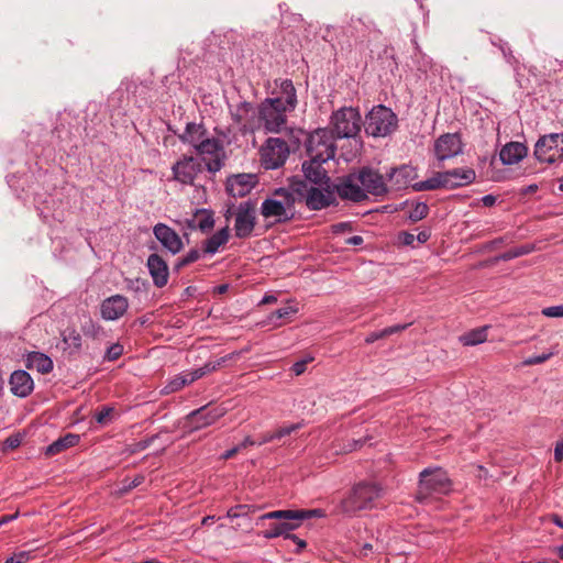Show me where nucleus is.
Instances as JSON below:
<instances>
[{"label":"nucleus","instance_id":"49","mask_svg":"<svg viewBox=\"0 0 563 563\" xmlns=\"http://www.w3.org/2000/svg\"><path fill=\"white\" fill-rule=\"evenodd\" d=\"M31 551H21L8 558L4 563H26L31 560Z\"/></svg>","mask_w":563,"mask_h":563},{"label":"nucleus","instance_id":"63","mask_svg":"<svg viewBox=\"0 0 563 563\" xmlns=\"http://www.w3.org/2000/svg\"><path fill=\"white\" fill-rule=\"evenodd\" d=\"M186 223V227L190 230H198V222H197V216H196V212L194 213V216L189 219H186L185 221Z\"/></svg>","mask_w":563,"mask_h":563},{"label":"nucleus","instance_id":"34","mask_svg":"<svg viewBox=\"0 0 563 563\" xmlns=\"http://www.w3.org/2000/svg\"><path fill=\"white\" fill-rule=\"evenodd\" d=\"M487 329L488 327H482L471 330L463 334L460 340L465 346H474L481 344L487 340Z\"/></svg>","mask_w":563,"mask_h":563},{"label":"nucleus","instance_id":"27","mask_svg":"<svg viewBox=\"0 0 563 563\" xmlns=\"http://www.w3.org/2000/svg\"><path fill=\"white\" fill-rule=\"evenodd\" d=\"M183 143L190 144L194 148L207 137V130L200 123L188 122L181 134L178 135Z\"/></svg>","mask_w":563,"mask_h":563},{"label":"nucleus","instance_id":"40","mask_svg":"<svg viewBox=\"0 0 563 563\" xmlns=\"http://www.w3.org/2000/svg\"><path fill=\"white\" fill-rule=\"evenodd\" d=\"M202 254L203 253L198 249L189 250L183 257L178 258L177 263L175 264V269L178 271L191 263L197 262Z\"/></svg>","mask_w":563,"mask_h":563},{"label":"nucleus","instance_id":"26","mask_svg":"<svg viewBox=\"0 0 563 563\" xmlns=\"http://www.w3.org/2000/svg\"><path fill=\"white\" fill-rule=\"evenodd\" d=\"M528 148L523 143L509 142L499 152V159L504 165H514L527 156Z\"/></svg>","mask_w":563,"mask_h":563},{"label":"nucleus","instance_id":"30","mask_svg":"<svg viewBox=\"0 0 563 563\" xmlns=\"http://www.w3.org/2000/svg\"><path fill=\"white\" fill-rule=\"evenodd\" d=\"M410 175L411 169L406 165L391 168L387 174L388 180L390 181V187L396 190L406 187L409 183Z\"/></svg>","mask_w":563,"mask_h":563},{"label":"nucleus","instance_id":"11","mask_svg":"<svg viewBox=\"0 0 563 563\" xmlns=\"http://www.w3.org/2000/svg\"><path fill=\"white\" fill-rule=\"evenodd\" d=\"M289 155L287 143L279 137H269L261 148V163L265 169L282 167Z\"/></svg>","mask_w":563,"mask_h":563},{"label":"nucleus","instance_id":"2","mask_svg":"<svg viewBox=\"0 0 563 563\" xmlns=\"http://www.w3.org/2000/svg\"><path fill=\"white\" fill-rule=\"evenodd\" d=\"M383 494L384 490L379 485L361 482L353 486L349 495L341 500L340 511L353 517L358 511L377 508Z\"/></svg>","mask_w":563,"mask_h":563},{"label":"nucleus","instance_id":"64","mask_svg":"<svg viewBox=\"0 0 563 563\" xmlns=\"http://www.w3.org/2000/svg\"><path fill=\"white\" fill-rule=\"evenodd\" d=\"M415 235L409 232L401 233V241L405 245H411L415 241Z\"/></svg>","mask_w":563,"mask_h":563},{"label":"nucleus","instance_id":"7","mask_svg":"<svg viewBox=\"0 0 563 563\" xmlns=\"http://www.w3.org/2000/svg\"><path fill=\"white\" fill-rule=\"evenodd\" d=\"M534 156L544 164L563 162V133H550L541 136L534 145Z\"/></svg>","mask_w":563,"mask_h":563},{"label":"nucleus","instance_id":"58","mask_svg":"<svg viewBox=\"0 0 563 563\" xmlns=\"http://www.w3.org/2000/svg\"><path fill=\"white\" fill-rule=\"evenodd\" d=\"M185 374L189 384L205 376L203 371L200 367L190 372H186Z\"/></svg>","mask_w":563,"mask_h":563},{"label":"nucleus","instance_id":"62","mask_svg":"<svg viewBox=\"0 0 563 563\" xmlns=\"http://www.w3.org/2000/svg\"><path fill=\"white\" fill-rule=\"evenodd\" d=\"M497 198L494 195H486L482 197L483 206L493 207L496 203Z\"/></svg>","mask_w":563,"mask_h":563},{"label":"nucleus","instance_id":"45","mask_svg":"<svg viewBox=\"0 0 563 563\" xmlns=\"http://www.w3.org/2000/svg\"><path fill=\"white\" fill-rule=\"evenodd\" d=\"M250 509V505H236L235 507H232L227 511V517L232 520L241 517H246Z\"/></svg>","mask_w":563,"mask_h":563},{"label":"nucleus","instance_id":"15","mask_svg":"<svg viewBox=\"0 0 563 563\" xmlns=\"http://www.w3.org/2000/svg\"><path fill=\"white\" fill-rule=\"evenodd\" d=\"M256 223L255 206L251 201L241 202L235 212L234 232L239 239L249 238Z\"/></svg>","mask_w":563,"mask_h":563},{"label":"nucleus","instance_id":"60","mask_svg":"<svg viewBox=\"0 0 563 563\" xmlns=\"http://www.w3.org/2000/svg\"><path fill=\"white\" fill-rule=\"evenodd\" d=\"M292 372L295 373V375H301L305 371H306V361H299V362H296L294 365H292Z\"/></svg>","mask_w":563,"mask_h":563},{"label":"nucleus","instance_id":"29","mask_svg":"<svg viewBox=\"0 0 563 563\" xmlns=\"http://www.w3.org/2000/svg\"><path fill=\"white\" fill-rule=\"evenodd\" d=\"M26 365L29 368L36 369L42 374H47L53 369L51 357L41 352L30 353L26 358Z\"/></svg>","mask_w":563,"mask_h":563},{"label":"nucleus","instance_id":"32","mask_svg":"<svg viewBox=\"0 0 563 563\" xmlns=\"http://www.w3.org/2000/svg\"><path fill=\"white\" fill-rule=\"evenodd\" d=\"M311 187L312 186L308 185L305 180L294 179L285 190L292 196L295 206L297 201H305L307 199Z\"/></svg>","mask_w":563,"mask_h":563},{"label":"nucleus","instance_id":"51","mask_svg":"<svg viewBox=\"0 0 563 563\" xmlns=\"http://www.w3.org/2000/svg\"><path fill=\"white\" fill-rule=\"evenodd\" d=\"M552 356V353H542L540 355H534V356H530V357H527L522 364L525 366H531V365H537V364H541V363H544L545 361H548L550 357Z\"/></svg>","mask_w":563,"mask_h":563},{"label":"nucleus","instance_id":"19","mask_svg":"<svg viewBox=\"0 0 563 563\" xmlns=\"http://www.w3.org/2000/svg\"><path fill=\"white\" fill-rule=\"evenodd\" d=\"M356 174L362 180L366 195L383 196L388 191L384 177L377 170L363 167Z\"/></svg>","mask_w":563,"mask_h":563},{"label":"nucleus","instance_id":"16","mask_svg":"<svg viewBox=\"0 0 563 563\" xmlns=\"http://www.w3.org/2000/svg\"><path fill=\"white\" fill-rule=\"evenodd\" d=\"M229 111L232 120L238 124L242 132L253 131L256 128V109L249 101H241L238 104L230 106Z\"/></svg>","mask_w":563,"mask_h":563},{"label":"nucleus","instance_id":"4","mask_svg":"<svg viewBox=\"0 0 563 563\" xmlns=\"http://www.w3.org/2000/svg\"><path fill=\"white\" fill-rule=\"evenodd\" d=\"M294 199L285 188L274 190L272 197L261 205V214L265 219H273L274 223H286L295 218Z\"/></svg>","mask_w":563,"mask_h":563},{"label":"nucleus","instance_id":"36","mask_svg":"<svg viewBox=\"0 0 563 563\" xmlns=\"http://www.w3.org/2000/svg\"><path fill=\"white\" fill-rule=\"evenodd\" d=\"M407 327H408V324H396V325L387 327V328H385L383 330H379V331L371 332L365 338V342L367 344H372V343H374L377 340H380V339H384V338H386L388 335L398 333V332L407 329Z\"/></svg>","mask_w":563,"mask_h":563},{"label":"nucleus","instance_id":"48","mask_svg":"<svg viewBox=\"0 0 563 563\" xmlns=\"http://www.w3.org/2000/svg\"><path fill=\"white\" fill-rule=\"evenodd\" d=\"M531 247L530 246H519V247H515L512 250H509L508 252H506L504 255H503V258L504 260H512V258H516V257H519V256H522V255H526V254H529L531 252Z\"/></svg>","mask_w":563,"mask_h":563},{"label":"nucleus","instance_id":"14","mask_svg":"<svg viewBox=\"0 0 563 563\" xmlns=\"http://www.w3.org/2000/svg\"><path fill=\"white\" fill-rule=\"evenodd\" d=\"M202 169V162L192 156H184L172 167L174 179L183 185H194Z\"/></svg>","mask_w":563,"mask_h":563},{"label":"nucleus","instance_id":"38","mask_svg":"<svg viewBox=\"0 0 563 563\" xmlns=\"http://www.w3.org/2000/svg\"><path fill=\"white\" fill-rule=\"evenodd\" d=\"M186 385H189V382L186 377V374L181 373V374L177 375L176 377H174L173 379H170L166 384V386L163 388V393L166 395L172 394V393L180 390Z\"/></svg>","mask_w":563,"mask_h":563},{"label":"nucleus","instance_id":"44","mask_svg":"<svg viewBox=\"0 0 563 563\" xmlns=\"http://www.w3.org/2000/svg\"><path fill=\"white\" fill-rule=\"evenodd\" d=\"M123 345L119 342L111 344L103 356L106 361H117L123 354Z\"/></svg>","mask_w":563,"mask_h":563},{"label":"nucleus","instance_id":"53","mask_svg":"<svg viewBox=\"0 0 563 563\" xmlns=\"http://www.w3.org/2000/svg\"><path fill=\"white\" fill-rule=\"evenodd\" d=\"M299 428V424H290L286 427L278 428L273 432V437H275V440H279L286 435H289L294 431H296Z\"/></svg>","mask_w":563,"mask_h":563},{"label":"nucleus","instance_id":"54","mask_svg":"<svg viewBox=\"0 0 563 563\" xmlns=\"http://www.w3.org/2000/svg\"><path fill=\"white\" fill-rule=\"evenodd\" d=\"M542 314L549 318H562L563 305L547 307L542 310Z\"/></svg>","mask_w":563,"mask_h":563},{"label":"nucleus","instance_id":"47","mask_svg":"<svg viewBox=\"0 0 563 563\" xmlns=\"http://www.w3.org/2000/svg\"><path fill=\"white\" fill-rule=\"evenodd\" d=\"M112 413H113L112 407H102L101 410L96 412L95 419L100 424H108L111 420Z\"/></svg>","mask_w":563,"mask_h":563},{"label":"nucleus","instance_id":"23","mask_svg":"<svg viewBox=\"0 0 563 563\" xmlns=\"http://www.w3.org/2000/svg\"><path fill=\"white\" fill-rule=\"evenodd\" d=\"M328 161H321L319 158L309 157L308 162L302 164V170L305 177L312 184L323 186V184H330L331 179L328 176L327 170L323 168V163Z\"/></svg>","mask_w":563,"mask_h":563},{"label":"nucleus","instance_id":"18","mask_svg":"<svg viewBox=\"0 0 563 563\" xmlns=\"http://www.w3.org/2000/svg\"><path fill=\"white\" fill-rule=\"evenodd\" d=\"M335 202L333 185L323 184V186H312L307 199L305 200L306 206L310 210H321Z\"/></svg>","mask_w":563,"mask_h":563},{"label":"nucleus","instance_id":"8","mask_svg":"<svg viewBox=\"0 0 563 563\" xmlns=\"http://www.w3.org/2000/svg\"><path fill=\"white\" fill-rule=\"evenodd\" d=\"M195 151L201 156L208 172L214 174L224 166L225 151L220 140L207 136L196 145Z\"/></svg>","mask_w":563,"mask_h":563},{"label":"nucleus","instance_id":"17","mask_svg":"<svg viewBox=\"0 0 563 563\" xmlns=\"http://www.w3.org/2000/svg\"><path fill=\"white\" fill-rule=\"evenodd\" d=\"M463 151V143L457 133L441 135L434 143V154L439 161L457 156Z\"/></svg>","mask_w":563,"mask_h":563},{"label":"nucleus","instance_id":"10","mask_svg":"<svg viewBox=\"0 0 563 563\" xmlns=\"http://www.w3.org/2000/svg\"><path fill=\"white\" fill-rule=\"evenodd\" d=\"M225 413L227 408L223 406H202L186 416L184 426L189 433H192L216 423Z\"/></svg>","mask_w":563,"mask_h":563},{"label":"nucleus","instance_id":"52","mask_svg":"<svg viewBox=\"0 0 563 563\" xmlns=\"http://www.w3.org/2000/svg\"><path fill=\"white\" fill-rule=\"evenodd\" d=\"M494 45H497L499 47V49L501 51L505 59L507 60V63L509 64H514L516 62V58L515 56L512 55V52L509 47V45L503 41L499 40V43H496V42H492Z\"/></svg>","mask_w":563,"mask_h":563},{"label":"nucleus","instance_id":"9","mask_svg":"<svg viewBox=\"0 0 563 563\" xmlns=\"http://www.w3.org/2000/svg\"><path fill=\"white\" fill-rule=\"evenodd\" d=\"M306 150L309 157L321 161L334 158L335 145L331 132L325 129H318L312 132L307 139Z\"/></svg>","mask_w":563,"mask_h":563},{"label":"nucleus","instance_id":"28","mask_svg":"<svg viewBox=\"0 0 563 563\" xmlns=\"http://www.w3.org/2000/svg\"><path fill=\"white\" fill-rule=\"evenodd\" d=\"M230 238L229 227H224L208 238L202 244V253L214 255L221 246L227 244Z\"/></svg>","mask_w":563,"mask_h":563},{"label":"nucleus","instance_id":"31","mask_svg":"<svg viewBox=\"0 0 563 563\" xmlns=\"http://www.w3.org/2000/svg\"><path fill=\"white\" fill-rule=\"evenodd\" d=\"M297 311H298L297 308H295L290 305H287L285 307H282V308L271 312L267 316L265 323L268 325H273L274 328H278L284 324L283 320L289 319Z\"/></svg>","mask_w":563,"mask_h":563},{"label":"nucleus","instance_id":"5","mask_svg":"<svg viewBox=\"0 0 563 563\" xmlns=\"http://www.w3.org/2000/svg\"><path fill=\"white\" fill-rule=\"evenodd\" d=\"M397 115L387 107H374L365 117V133L373 137H385L397 129Z\"/></svg>","mask_w":563,"mask_h":563},{"label":"nucleus","instance_id":"22","mask_svg":"<svg viewBox=\"0 0 563 563\" xmlns=\"http://www.w3.org/2000/svg\"><path fill=\"white\" fill-rule=\"evenodd\" d=\"M129 302L124 296L114 295L104 299L101 303V316L104 320L120 319L128 310Z\"/></svg>","mask_w":563,"mask_h":563},{"label":"nucleus","instance_id":"1","mask_svg":"<svg viewBox=\"0 0 563 563\" xmlns=\"http://www.w3.org/2000/svg\"><path fill=\"white\" fill-rule=\"evenodd\" d=\"M279 96L266 98L257 109L258 122L269 133H280L286 129L287 113L297 106V93L290 79L280 80Z\"/></svg>","mask_w":563,"mask_h":563},{"label":"nucleus","instance_id":"20","mask_svg":"<svg viewBox=\"0 0 563 563\" xmlns=\"http://www.w3.org/2000/svg\"><path fill=\"white\" fill-rule=\"evenodd\" d=\"M257 183L256 175L239 174L228 178L227 191L234 198L245 197Z\"/></svg>","mask_w":563,"mask_h":563},{"label":"nucleus","instance_id":"21","mask_svg":"<svg viewBox=\"0 0 563 563\" xmlns=\"http://www.w3.org/2000/svg\"><path fill=\"white\" fill-rule=\"evenodd\" d=\"M155 238L167 249L172 254H177L183 249V242L178 233L164 223H157L153 228Z\"/></svg>","mask_w":563,"mask_h":563},{"label":"nucleus","instance_id":"35","mask_svg":"<svg viewBox=\"0 0 563 563\" xmlns=\"http://www.w3.org/2000/svg\"><path fill=\"white\" fill-rule=\"evenodd\" d=\"M198 230L201 232H208L214 227L213 212L209 209H197L196 210Z\"/></svg>","mask_w":563,"mask_h":563},{"label":"nucleus","instance_id":"37","mask_svg":"<svg viewBox=\"0 0 563 563\" xmlns=\"http://www.w3.org/2000/svg\"><path fill=\"white\" fill-rule=\"evenodd\" d=\"M63 342L70 353H77L81 349V335L76 330H66L63 333Z\"/></svg>","mask_w":563,"mask_h":563},{"label":"nucleus","instance_id":"59","mask_svg":"<svg viewBox=\"0 0 563 563\" xmlns=\"http://www.w3.org/2000/svg\"><path fill=\"white\" fill-rule=\"evenodd\" d=\"M21 444V439L19 435H14V437H9L5 441H4V446L7 449H15L18 448L19 445Z\"/></svg>","mask_w":563,"mask_h":563},{"label":"nucleus","instance_id":"12","mask_svg":"<svg viewBox=\"0 0 563 563\" xmlns=\"http://www.w3.org/2000/svg\"><path fill=\"white\" fill-rule=\"evenodd\" d=\"M333 188L334 192H336L342 200L357 203L367 199L365 189L362 186V180L356 173H350L339 177Z\"/></svg>","mask_w":563,"mask_h":563},{"label":"nucleus","instance_id":"43","mask_svg":"<svg viewBox=\"0 0 563 563\" xmlns=\"http://www.w3.org/2000/svg\"><path fill=\"white\" fill-rule=\"evenodd\" d=\"M235 354H228L225 356H222L216 361L207 362L203 366L200 368L203 371V374L207 375L209 373H212L220 368L224 363L232 360Z\"/></svg>","mask_w":563,"mask_h":563},{"label":"nucleus","instance_id":"61","mask_svg":"<svg viewBox=\"0 0 563 563\" xmlns=\"http://www.w3.org/2000/svg\"><path fill=\"white\" fill-rule=\"evenodd\" d=\"M554 460L560 462L563 460V441L558 442L554 449Z\"/></svg>","mask_w":563,"mask_h":563},{"label":"nucleus","instance_id":"56","mask_svg":"<svg viewBox=\"0 0 563 563\" xmlns=\"http://www.w3.org/2000/svg\"><path fill=\"white\" fill-rule=\"evenodd\" d=\"M128 288L137 292L146 289V282L142 278L129 279Z\"/></svg>","mask_w":563,"mask_h":563},{"label":"nucleus","instance_id":"25","mask_svg":"<svg viewBox=\"0 0 563 563\" xmlns=\"http://www.w3.org/2000/svg\"><path fill=\"white\" fill-rule=\"evenodd\" d=\"M9 385L11 393L21 398L29 396L34 388L31 375L23 369L14 371L11 374Z\"/></svg>","mask_w":563,"mask_h":563},{"label":"nucleus","instance_id":"55","mask_svg":"<svg viewBox=\"0 0 563 563\" xmlns=\"http://www.w3.org/2000/svg\"><path fill=\"white\" fill-rule=\"evenodd\" d=\"M263 537L265 539L283 537V531L279 530L278 522L271 523L269 528L263 532Z\"/></svg>","mask_w":563,"mask_h":563},{"label":"nucleus","instance_id":"3","mask_svg":"<svg viewBox=\"0 0 563 563\" xmlns=\"http://www.w3.org/2000/svg\"><path fill=\"white\" fill-rule=\"evenodd\" d=\"M476 178V173L471 167L454 168L446 172H440L432 177L418 183V190H435L439 188L455 189L472 184Z\"/></svg>","mask_w":563,"mask_h":563},{"label":"nucleus","instance_id":"41","mask_svg":"<svg viewBox=\"0 0 563 563\" xmlns=\"http://www.w3.org/2000/svg\"><path fill=\"white\" fill-rule=\"evenodd\" d=\"M429 207L426 202H416L409 211V219L412 222L422 220L428 216Z\"/></svg>","mask_w":563,"mask_h":563},{"label":"nucleus","instance_id":"57","mask_svg":"<svg viewBox=\"0 0 563 563\" xmlns=\"http://www.w3.org/2000/svg\"><path fill=\"white\" fill-rule=\"evenodd\" d=\"M144 482V476L143 475H137L135 476L129 484L126 485H123L122 487V492L123 493H126L135 487H137L139 485H141L142 483Z\"/></svg>","mask_w":563,"mask_h":563},{"label":"nucleus","instance_id":"13","mask_svg":"<svg viewBox=\"0 0 563 563\" xmlns=\"http://www.w3.org/2000/svg\"><path fill=\"white\" fill-rule=\"evenodd\" d=\"M451 489V482L446 473L440 468H424L420 473V494L438 493L446 494Z\"/></svg>","mask_w":563,"mask_h":563},{"label":"nucleus","instance_id":"6","mask_svg":"<svg viewBox=\"0 0 563 563\" xmlns=\"http://www.w3.org/2000/svg\"><path fill=\"white\" fill-rule=\"evenodd\" d=\"M331 123L339 139L355 137L361 131L362 117L357 109L344 107L332 114Z\"/></svg>","mask_w":563,"mask_h":563},{"label":"nucleus","instance_id":"24","mask_svg":"<svg viewBox=\"0 0 563 563\" xmlns=\"http://www.w3.org/2000/svg\"><path fill=\"white\" fill-rule=\"evenodd\" d=\"M153 284L162 288L168 282L169 271L167 263L158 254H151L146 263Z\"/></svg>","mask_w":563,"mask_h":563},{"label":"nucleus","instance_id":"33","mask_svg":"<svg viewBox=\"0 0 563 563\" xmlns=\"http://www.w3.org/2000/svg\"><path fill=\"white\" fill-rule=\"evenodd\" d=\"M79 442V437L73 433H68L54 441L46 448L47 455H55L65 449L71 448Z\"/></svg>","mask_w":563,"mask_h":563},{"label":"nucleus","instance_id":"39","mask_svg":"<svg viewBox=\"0 0 563 563\" xmlns=\"http://www.w3.org/2000/svg\"><path fill=\"white\" fill-rule=\"evenodd\" d=\"M296 516H297L296 510H275V511H271V512H266V514L262 515L258 518L257 525L261 521L271 520V519H276L279 521L283 519H296Z\"/></svg>","mask_w":563,"mask_h":563},{"label":"nucleus","instance_id":"42","mask_svg":"<svg viewBox=\"0 0 563 563\" xmlns=\"http://www.w3.org/2000/svg\"><path fill=\"white\" fill-rule=\"evenodd\" d=\"M279 530L283 531V537L289 539L292 536L290 532L301 526L300 519H283L278 521Z\"/></svg>","mask_w":563,"mask_h":563},{"label":"nucleus","instance_id":"50","mask_svg":"<svg viewBox=\"0 0 563 563\" xmlns=\"http://www.w3.org/2000/svg\"><path fill=\"white\" fill-rule=\"evenodd\" d=\"M101 331V327L91 320L82 325V332L87 336L97 338Z\"/></svg>","mask_w":563,"mask_h":563},{"label":"nucleus","instance_id":"46","mask_svg":"<svg viewBox=\"0 0 563 563\" xmlns=\"http://www.w3.org/2000/svg\"><path fill=\"white\" fill-rule=\"evenodd\" d=\"M296 519H300L301 522L303 520L310 519V518H321L324 516L323 510L321 509H296Z\"/></svg>","mask_w":563,"mask_h":563}]
</instances>
